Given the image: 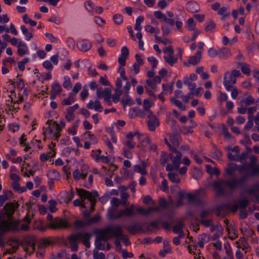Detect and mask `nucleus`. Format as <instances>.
Listing matches in <instances>:
<instances>
[{"label": "nucleus", "mask_w": 259, "mask_h": 259, "mask_svg": "<svg viewBox=\"0 0 259 259\" xmlns=\"http://www.w3.org/2000/svg\"><path fill=\"white\" fill-rule=\"evenodd\" d=\"M14 85L12 80L7 82L6 88L4 93L5 102L4 110L9 114L13 115L19 109V105L28 95V91L24 88V83L21 80H18Z\"/></svg>", "instance_id": "obj_1"}, {"label": "nucleus", "mask_w": 259, "mask_h": 259, "mask_svg": "<svg viewBox=\"0 0 259 259\" xmlns=\"http://www.w3.org/2000/svg\"><path fill=\"white\" fill-rule=\"evenodd\" d=\"M164 140L171 153L169 155L163 154L161 158V163L164 164L170 160L172 164H167L166 169L167 171H172L174 169H178L182 161V154L175 150V147L179 144V136L176 134L168 135L165 138Z\"/></svg>", "instance_id": "obj_2"}, {"label": "nucleus", "mask_w": 259, "mask_h": 259, "mask_svg": "<svg viewBox=\"0 0 259 259\" xmlns=\"http://www.w3.org/2000/svg\"><path fill=\"white\" fill-rule=\"evenodd\" d=\"M17 207V204L8 203L0 212V235L6 231L18 229L19 221L13 222L12 219V215Z\"/></svg>", "instance_id": "obj_3"}, {"label": "nucleus", "mask_w": 259, "mask_h": 259, "mask_svg": "<svg viewBox=\"0 0 259 259\" xmlns=\"http://www.w3.org/2000/svg\"><path fill=\"white\" fill-rule=\"evenodd\" d=\"M77 192L79 196L80 199H75L73 201L75 206H80L82 207H87L86 206V200L90 203V207L92 210L94 209L96 204V198L98 196L97 191L90 193L82 189H77Z\"/></svg>", "instance_id": "obj_4"}, {"label": "nucleus", "mask_w": 259, "mask_h": 259, "mask_svg": "<svg viewBox=\"0 0 259 259\" xmlns=\"http://www.w3.org/2000/svg\"><path fill=\"white\" fill-rule=\"evenodd\" d=\"M91 235L87 232H82L77 235H73L70 237L69 239V247L72 251H75L78 249V245L76 242L79 240L83 242L84 245L87 248L90 247V243L89 242Z\"/></svg>", "instance_id": "obj_5"}, {"label": "nucleus", "mask_w": 259, "mask_h": 259, "mask_svg": "<svg viewBox=\"0 0 259 259\" xmlns=\"http://www.w3.org/2000/svg\"><path fill=\"white\" fill-rule=\"evenodd\" d=\"M47 126L44 128V134L45 139L51 138L57 140L60 137L61 128L56 122L48 121Z\"/></svg>", "instance_id": "obj_6"}, {"label": "nucleus", "mask_w": 259, "mask_h": 259, "mask_svg": "<svg viewBox=\"0 0 259 259\" xmlns=\"http://www.w3.org/2000/svg\"><path fill=\"white\" fill-rule=\"evenodd\" d=\"M241 73L238 70H233L230 72H226L224 76L223 84L228 91H230L236 83V78L241 76Z\"/></svg>", "instance_id": "obj_7"}, {"label": "nucleus", "mask_w": 259, "mask_h": 259, "mask_svg": "<svg viewBox=\"0 0 259 259\" xmlns=\"http://www.w3.org/2000/svg\"><path fill=\"white\" fill-rule=\"evenodd\" d=\"M136 206L132 204L129 207H126L124 210L116 212L115 208L111 207L108 210V215L110 218H118L122 217H131L134 214Z\"/></svg>", "instance_id": "obj_8"}, {"label": "nucleus", "mask_w": 259, "mask_h": 259, "mask_svg": "<svg viewBox=\"0 0 259 259\" xmlns=\"http://www.w3.org/2000/svg\"><path fill=\"white\" fill-rule=\"evenodd\" d=\"M111 237V230L108 228L99 232L95 242L96 247L100 250H104L105 246L101 243L102 241H107Z\"/></svg>", "instance_id": "obj_9"}, {"label": "nucleus", "mask_w": 259, "mask_h": 259, "mask_svg": "<svg viewBox=\"0 0 259 259\" xmlns=\"http://www.w3.org/2000/svg\"><path fill=\"white\" fill-rule=\"evenodd\" d=\"M234 245L237 248V250L235 252V256L237 259H243V254L241 251L240 249L242 251L246 252L249 250L250 246L244 238L240 239L238 241L234 243Z\"/></svg>", "instance_id": "obj_10"}, {"label": "nucleus", "mask_w": 259, "mask_h": 259, "mask_svg": "<svg viewBox=\"0 0 259 259\" xmlns=\"http://www.w3.org/2000/svg\"><path fill=\"white\" fill-rule=\"evenodd\" d=\"M116 92H129L130 89L131 88V83L127 80L126 77H124V79L122 77H119L117 78L116 80Z\"/></svg>", "instance_id": "obj_11"}, {"label": "nucleus", "mask_w": 259, "mask_h": 259, "mask_svg": "<svg viewBox=\"0 0 259 259\" xmlns=\"http://www.w3.org/2000/svg\"><path fill=\"white\" fill-rule=\"evenodd\" d=\"M237 183L238 182L236 181L233 180L227 182L218 181L214 183L213 187L219 193H221L225 187H228L232 188L237 186Z\"/></svg>", "instance_id": "obj_12"}, {"label": "nucleus", "mask_w": 259, "mask_h": 259, "mask_svg": "<svg viewBox=\"0 0 259 259\" xmlns=\"http://www.w3.org/2000/svg\"><path fill=\"white\" fill-rule=\"evenodd\" d=\"M241 172H244L247 176H252L259 174V165L254 166L252 164L244 165L241 169Z\"/></svg>", "instance_id": "obj_13"}, {"label": "nucleus", "mask_w": 259, "mask_h": 259, "mask_svg": "<svg viewBox=\"0 0 259 259\" xmlns=\"http://www.w3.org/2000/svg\"><path fill=\"white\" fill-rule=\"evenodd\" d=\"M176 191L178 192V197L180 198V200L178 202V205H180L183 203V200L186 199L189 201H190L192 200L194 196L192 194L189 193H186L181 191L179 190V188L177 186H175L174 188H171V191Z\"/></svg>", "instance_id": "obj_14"}, {"label": "nucleus", "mask_w": 259, "mask_h": 259, "mask_svg": "<svg viewBox=\"0 0 259 259\" xmlns=\"http://www.w3.org/2000/svg\"><path fill=\"white\" fill-rule=\"evenodd\" d=\"M146 115L149 118L147 121L148 128L151 131H154L159 124L158 119L151 111H148Z\"/></svg>", "instance_id": "obj_15"}, {"label": "nucleus", "mask_w": 259, "mask_h": 259, "mask_svg": "<svg viewBox=\"0 0 259 259\" xmlns=\"http://www.w3.org/2000/svg\"><path fill=\"white\" fill-rule=\"evenodd\" d=\"M35 239L33 237L25 239L23 244L24 250L28 253L33 252L35 249Z\"/></svg>", "instance_id": "obj_16"}, {"label": "nucleus", "mask_w": 259, "mask_h": 259, "mask_svg": "<svg viewBox=\"0 0 259 259\" xmlns=\"http://www.w3.org/2000/svg\"><path fill=\"white\" fill-rule=\"evenodd\" d=\"M48 225L50 228H64L68 227V223L65 220L59 219L56 218L54 220H52L51 222L49 223Z\"/></svg>", "instance_id": "obj_17"}, {"label": "nucleus", "mask_w": 259, "mask_h": 259, "mask_svg": "<svg viewBox=\"0 0 259 259\" xmlns=\"http://www.w3.org/2000/svg\"><path fill=\"white\" fill-rule=\"evenodd\" d=\"M111 230V233H115L118 235V237H119L120 241L123 242L125 245H127L129 244L128 238L126 235L121 233V228L119 226H115L112 228H109Z\"/></svg>", "instance_id": "obj_18"}, {"label": "nucleus", "mask_w": 259, "mask_h": 259, "mask_svg": "<svg viewBox=\"0 0 259 259\" xmlns=\"http://www.w3.org/2000/svg\"><path fill=\"white\" fill-rule=\"evenodd\" d=\"M88 172V166L84 165L82 166L81 171L79 169H76L73 173V178L76 180L85 178Z\"/></svg>", "instance_id": "obj_19"}, {"label": "nucleus", "mask_w": 259, "mask_h": 259, "mask_svg": "<svg viewBox=\"0 0 259 259\" xmlns=\"http://www.w3.org/2000/svg\"><path fill=\"white\" fill-rule=\"evenodd\" d=\"M163 53L165 61L171 66L177 62V58L173 56V50H163Z\"/></svg>", "instance_id": "obj_20"}, {"label": "nucleus", "mask_w": 259, "mask_h": 259, "mask_svg": "<svg viewBox=\"0 0 259 259\" xmlns=\"http://www.w3.org/2000/svg\"><path fill=\"white\" fill-rule=\"evenodd\" d=\"M21 170L24 177H29L33 176L34 174V170L30 166V164L26 162V161H24L23 163L21 165Z\"/></svg>", "instance_id": "obj_21"}, {"label": "nucleus", "mask_w": 259, "mask_h": 259, "mask_svg": "<svg viewBox=\"0 0 259 259\" xmlns=\"http://www.w3.org/2000/svg\"><path fill=\"white\" fill-rule=\"evenodd\" d=\"M140 135V134L138 132L128 133L126 136V140L125 142V145L131 149L134 148L136 144L132 139L134 137H137V138L139 139Z\"/></svg>", "instance_id": "obj_22"}, {"label": "nucleus", "mask_w": 259, "mask_h": 259, "mask_svg": "<svg viewBox=\"0 0 259 259\" xmlns=\"http://www.w3.org/2000/svg\"><path fill=\"white\" fill-rule=\"evenodd\" d=\"M73 192L71 191L69 192H62L59 197L58 200L61 203H68L73 197Z\"/></svg>", "instance_id": "obj_23"}, {"label": "nucleus", "mask_w": 259, "mask_h": 259, "mask_svg": "<svg viewBox=\"0 0 259 259\" xmlns=\"http://www.w3.org/2000/svg\"><path fill=\"white\" fill-rule=\"evenodd\" d=\"M111 92L110 89L106 88L104 90L99 89L97 92V95L99 98H104L105 100L108 101L111 97Z\"/></svg>", "instance_id": "obj_24"}, {"label": "nucleus", "mask_w": 259, "mask_h": 259, "mask_svg": "<svg viewBox=\"0 0 259 259\" xmlns=\"http://www.w3.org/2000/svg\"><path fill=\"white\" fill-rule=\"evenodd\" d=\"M129 56L128 50H122L121 54L119 55L118 61L120 65L124 66L126 64V60Z\"/></svg>", "instance_id": "obj_25"}, {"label": "nucleus", "mask_w": 259, "mask_h": 259, "mask_svg": "<svg viewBox=\"0 0 259 259\" xmlns=\"http://www.w3.org/2000/svg\"><path fill=\"white\" fill-rule=\"evenodd\" d=\"M87 106L89 109H94L96 111L101 112L103 109L101 103L98 100H96L95 102L90 100L87 104Z\"/></svg>", "instance_id": "obj_26"}, {"label": "nucleus", "mask_w": 259, "mask_h": 259, "mask_svg": "<svg viewBox=\"0 0 259 259\" xmlns=\"http://www.w3.org/2000/svg\"><path fill=\"white\" fill-rule=\"evenodd\" d=\"M161 78L159 76H157L154 77L153 78L147 79L146 80V83L152 90L155 91L157 85L159 84Z\"/></svg>", "instance_id": "obj_27"}, {"label": "nucleus", "mask_w": 259, "mask_h": 259, "mask_svg": "<svg viewBox=\"0 0 259 259\" xmlns=\"http://www.w3.org/2000/svg\"><path fill=\"white\" fill-rule=\"evenodd\" d=\"M158 207L155 206L150 207L147 209H144L142 207H139L137 208L136 207L135 210H136L138 213L144 215H148L152 212L158 210Z\"/></svg>", "instance_id": "obj_28"}, {"label": "nucleus", "mask_w": 259, "mask_h": 259, "mask_svg": "<svg viewBox=\"0 0 259 259\" xmlns=\"http://www.w3.org/2000/svg\"><path fill=\"white\" fill-rule=\"evenodd\" d=\"M19 245V244L17 241L13 240L10 241L9 247H7L6 248L7 252H5L4 253H12L15 252Z\"/></svg>", "instance_id": "obj_29"}, {"label": "nucleus", "mask_w": 259, "mask_h": 259, "mask_svg": "<svg viewBox=\"0 0 259 259\" xmlns=\"http://www.w3.org/2000/svg\"><path fill=\"white\" fill-rule=\"evenodd\" d=\"M129 92H122V94L123 95V97L121 99V102L123 104L124 106L128 105L131 106L133 104V101L131 99V98L128 96Z\"/></svg>", "instance_id": "obj_30"}, {"label": "nucleus", "mask_w": 259, "mask_h": 259, "mask_svg": "<svg viewBox=\"0 0 259 259\" xmlns=\"http://www.w3.org/2000/svg\"><path fill=\"white\" fill-rule=\"evenodd\" d=\"M188 250L190 253L194 255V258H198L200 257V249L197 248V245L196 244L192 243L188 246Z\"/></svg>", "instance_id": "obj_31"}, {"label": "nucleus", "mask_w": 259, "mask_h": 259, "mask_svg": "<svg viewBox=\"0 0 259 259\" xmlns=\"http://www.w3.org/2000/svg\"><path fill=\"white\" fill-rule=\"evenodd\" d=\"M209 241V237L205 234H203L199 236L197 245L200 248H203L204 245Z\"/></svg>", "instance_id": "obj_32"}, {"label": "nucleus", "mask_w": 259, "mask_h": 259, "mask_svg": "<svg viewBox=\"0 0 259 259\" xmlns=\"http://www.w3.org/2000/svg\"><path fill=\"white\" fill-rule=\"evenodd\" d=\"M201 58V53L200 51H197L195 55L191 57L189 59V62L192 65H196L200 62Z\"/></svg>", "instance_id": "obj_33"}, {"label": "nucleus", "mask_w": 259, "mask_h": 259, "mask_svg": "<svg viewBox=\"0 0 259 259\" xmlns=\"http://www.w3.org/2000/svg\"><path fill=\"white\" fill-rule=\"evenodd\" d=\"M247 156L246 153H243L241 155L238 154H233L232 152H230L228 154V158L231 160H240L241 161L242 159H245Z\"/></svg>", "instance_id": "obj_34"}, {"label": "nucleus", "mask_w": 259, "mask_h": 259, "mask_svg": "<svg viewBox=\"0 0 259 259\" xmlns=\"http://www.w3.org/2000/svg\"><path fill=\"white\" fill-rule=\"evenodd\" d=\"M12 197V193L10 191H5L2 195H0V204L1 205Z\"/></svg>", "instance_id": "obj_35"}, {"label": "nucleus", "mask_w": 259, "mask_h": 259, "mask_svg": "<svg viewBox=\"0 0 259 259\" xmlns=\"http://www.w3.org/2000/svg\"><path fill=\"white\" fill-rule=\"evenodd\" d=\"M20 29L24 35H25L26 40H29L33 36L31 30H32L33 29H31L29 31L24 25H21Z\"/></svg>", "instance_id": "obj_36"}, {"label": "nucleus", "mask_w": 259, "mask_h": 259, "mask_svg": "<svg viewBox=\"0 0 259 259\" xmlns=\"http://www.w3.org/2000/svg\"><path fill=\"white\" fill-rule=\"evenodd\" d=\"M47 176L52 181L58 180L60 178L59 172L55 170H50L47 174Z\"/></svg>", "instance_id": "obj_37"}, {"label": "nucleus", "mask_w": 259, "mask_h": 259, "mask_svg": "<svg viewBox=\"0 0 259 259\" xmlns=\"http://www.w3.org/2000/svg\"><path fill=\"white\" fill-rule=\"evenodd\" d=\"M230 50H218V57L221 59H225L231 56Z\"/></svg>", "instance_id": "obj_38"}, {"label": "nucleus", "mask_w": 259, "mask_h": 259, "mask_svg": "<svg viewBox=\"0 0 259 259\" xmlns=\"http://www.w3.org/2000/svg\"><path fill=\"white\" fill-rule=\"evenodd\" d=\"M163 250L160 251L159 253L162 256H164L166 253H169L171 250V248L169 245L168 242L166 240L163 241Z\"/></svg>", "instance_id": "obj_39"}, {"label": "nucleus", "mask_w": 259, "mask_h": 259, "mask_svg": "<svg viewBox=\"0 0 259 259\" xmlns=\"http://www.w3.org/2000/svg\"><path fill=\"white\" fill-rule=\"evenodd\" d=\"M26 140L27 138L24 134L22 135L19 139L20 145L24 147L25 151H28L30 149V147L27 145Z\"/></svg>", "instance_id": "obj_40"}, {"label": "nucleus", "mask_w": 259, "mask_h": 259, "mask_svg": "<svg viewBox=\"0 0 259 259\" xmlns=\"http://www.w3.org/2000/svg\"><path fill=\"white\" fill-rule=\"evenodd\" d=\"M77 47L78 49L88 48L92 47L91 44L87 40H81L77 42Z\"/></svg>", "instance_id": "obj_41"}, {"label": "nucleus", "mask_w": 259, "mask_h": 259, "mask_svg": "<svg viewBox=\"0 0 259 259\" xmlns=\"http://www.w3.org/2000/svg\"><path fill=\"white\" fill-rule=\"evenodd\" d=\"M237 66L240 68L242 72L244 74H249L250 72V69L248 65L245 63H237Z\"/></svg>", "instance_id": "obj_42"}, {"label": "nucleus", "mask_w": 259, "mask_h": 259, "mask_svg": "<svg viewBox=\"0 0 259 259\" xmlns=\"http://www.w3.org/2000/svg\"><path fill=\"white\" fill-rule=\"evenodd\" d=\"M205 167L207 172L210 175H218L220 174V171L215 167H213L210 165L207 164Z\"/></svg>", "instance_id": "obj_43"}, {"label": "nucleus", "mask_w": 259, "mask_h": 259, "mask_svg": "<svg viewBox=\"0 0 259 259\" xmlns=\"http://www.w3.org/2000/svg\"><path fill=\"white\" fill-rule=\"evenodd\" d=\"M23 220L26 223L21 226V229L24 231L28 230L29 229L28 225L31 222V219L29 217V215L27 214Z\"/></svg>", "instance_id": "obj_44"}, {"label": "nucleus", "mask_w": 259, "mask_h": 259, "mask_svg": "<svg viewBox=\"0 0 259 259\" xmlns=\"http://www.w3.org/2000/svg\"><path fill=\"white\" fill-rule=\"evenodd\" d=\"M85 135L88 137V139L89 140V142L92 144H95L98 142V139L97 137L90 132H87Z\"/></svg>", "instance_id": "obj_45"}, {"label": "nucleus", "mask_w": 259, "mask_h": 259, "mask_svg": "<svg viewBox=\"0 0 259 259\" xmlns=\"http://www.w3.org/2000/svg\"><path fill=\"white\" fill-rule=\"evenodd\" d=\"M154 105L153 100H150L149 99H145L143 101V107L144 109L147 111V113L148 111H150L149 109Z\"/></svg>", "instance_id": "obj_46"}, {"label": "nucleus", "mask_w": 259, "mask_h": 259, "mask_svg": "<svg viewBox=\"0 0 259 259\" xmlns=\"http://www.w3.org/2000/svg\"><path fill=\"white\" fill-rule=\"evenodd\" d=\"M169 180L173 183H178L180 182L178 175L173 171H171L168 174Z\"/></svg>", "instance_id": "obj_47"}, {"label": "nucleus", "mask_w": 259, "mask_h": 259, "mask_svg": "<svg viewBox=\"0 0 259 259\" xmlns=\"http://www.w3.org/2000/svg\"><path fill=\"white\" fill-rule=\"evenodd\" d=\"M144 20V17L142 16H139L136 21V24L135 26V29L137 31H141L142 29V27L141 26V24Z\"/></svg>", "instance_id": "obj_48"}, {"label": "nucleus", "mask_w": 259, "mask_h": 259, "mask_svg": "<svg viewBox=\"0 0 259 259\" xmlns=\"http://www.w3.org/2000/svg\"><path fill=\"white\" fill-rule=\"evenodd\" d=\"M61 90H62L61 87L59 84H58L57 83L54 84L53 85L52 91L55 95L54 96L52 95L51 97V98L52 99H54L55 98V96L56 95L58 94L61 92Z\"/></svg>", "instance_id": "obj_49"}, {"label": "nucleus", "mask_w": 259, "mask_h": 259, "mask_svg": "<svg viewBox=\"0 0 259 259\" xmlns=\"http://www.w3.org/2000/svg\"><path fill=\"white\" fill-rule=\"evenodd\" d=\"M111 203L112 206L117 207L120 205H125L126 203L124 201H121L117 198L114 197L111 200Z\"/></svg>", "instance_id": "obj_50"}, {"label": "nucleus", "mask_w": 259, "mask_h": 259, "mask_svg": "<svg viewBox=\"0 0 259 259\" xmlns=\"http://www.w3.org/2000/svg\"><path fill=\"white\" fill-rule=\"evenodd\" d=\"M55 155L54 151H52L50 152L48 154L46 153H41L40 155V159L44 162L46 161L49 157H54Z\"/></svg>", "instance_id": "obj_51"}, {"label": "nucleus", "mask_w": 259, "mask_h": 259, "mask_svg": "<svg viewBox=\"0 0 259 259\" xmlns=\"http://www.w3.org/2000/svg\"><path fill=\"white\" fill-rule=\"evenodd\" d=\"M163 93L164 94H171L173 91L172 84H162Z\"/></svg>", "instance_id": "obj_52"}, {"label": "nucleus", "mask_w": 259, "mask_h": 259, "mask_svg": "<svg viewBox=\"0 0 259 259\" xmlns=\"http://www.w3.org/2000/svg\"><path fill=\"white\" fill-rule=\"evenodd\" d=\"M170 100L171 103L178 107L180 109L182 110H185L186 109V107L183 105L180 101L176 99L175 98H171Z\"/></svg>", "instance_id": "obj_53"}, {"label": "nucleus", "mask_w": 259, "mask_h": 259, "mask_svg": "<svg viewBox=\"0 0 259 259\" xmlns=\"http://www.w3.org/2000/svg\"><path fill=\"white\" fill-rule=\"evenodd\" d=\"M187 27L189 30L192 31L193 30L195 29V27L196 23H195L193 18H190L188 19L187 21Z\"/></svg>", "instance_id": "obj_54"}, {"label": "nucleus", "mask_w": 259, "mask_h": 259, "mask_svg": "<svg viewBox=\"0 0 259 259\" xmlns=\"http://www.w3.org/2000/svg\"><path fill=\"white\" fill-rule=\"evenodd\" d=\"M63 85L65 88L67 90H70L72 87L70 78L68 76H65L64 77Z\"/></svg>", "instance_id": "obj_55"}, {"label": "nucleus", "mask_w": 259, "mask_h": 259, "mask_svg": "<svg viewBox=\"0 0 259 259\" xmlns=\"http://www.w3.org/2000/svg\"><path fill=\"white\" fill-rule=\"evenodd\" d=\"M22 19L24 22L29 23L31 26H35L37 24L36 21L31 20L27 14L23 15Z\"/></svg>", "instance_id": "obj_56"}, {"label": "nucleus", "mask_w": 259, "mask_h": 259, "mask_svg": "<svg viewBox=\"0 0 259 259\" xmlns=\"http://www.w3.org/2000/svg\"><path fill=\"white\" fill-rule=\"evenodd\" d=\"M65 118L66 120L69 122L73 120L74 118V112L71 110H69V108H67Z\"/></svg>", "instance_id": "obj_57"}, {"label": "nucleus", "mask_w": 259, "mask_h": 259, "mask_svg": "<svg viewBox=\"0 0 259 259\" xmlns=\"http://www.w3.org/2000/svg\"><path fill=\"white\" fill-rule=\"evenodd\" d=\"M134 170L135 172L140 173L143 176L146 175L147 174V171L144 167H142V166L140 165H135L134 166Z\"/></svg>", "instance_id": "obj_58"}, {"label": "nucleus", "mask_w": 259, "mask_h": 259, "mask_svg": "<svg viewBox=\"0 0 259 259\" xmlns=\"http://www.w3.org/2000/svg\"><path fill=\"white\" fill-rule=\"evenodd\" d=\"M57 202L54 200H51L49 201V208L52 212H55L57 210L56 207Z\"/></svg>", "instance_id": "obj_59"}, {"label": "nucleus", "mask_w": 259, "mask_h": 259, "mask_svg": "<svg viewBox=\"0 0 259 259\" xmlns=\"http://www.w3.org/2000/svg\"><path fill=\"white\" fill-rule=\"evenodd\" d=\"M183 229V225L181 223H180L176 226H175L173 228V231L176 233H179L181 236H183L184 234H182V231Z\"/></svg>", "instance_id": "obj_60"}, {"label": "nucleus", "mask_w": 259, "mask_h": 259, "mask_svg": "<svg viewBox=\"0 0 259 259\" xmlns=\"http://www.w3.org/2000/svg\"><path fill=\"white\" fill-rule=\"evenodd\" d=\"M238 167L234 163H230L226 169V172L228 174H232Z\"/></svg>", "instance_id": "obj_61"}, {"label": "nucleus", "mask_w": 259, "mask_h": 259, "mask_svg": "<svg viewBox=\"0 0 259 259\" xmlns=\"http://www.w3.org/2000/svg\"><path fill=\"white\" fill-rule=\"evenodd\" d=\"M215 28V24L212 21L210 22L206 26L205 30L207 32H212Z\"/></svg>", "instance_id": "obj_62"}, {"label": "nucleus", "mask_w": 259, "mask_h": 259, "mask_svg": "<svg viewBox=\"0 0 259 259\" xmlns=\"http://www.w3.org/2000/svg\"><path fill=\"white\" fill-rule=\"evenodd\" d=\"M74 102V98L72 96H69L62 101V104L64 105H69L72 104Z\"/></svg>", "instance_id": "obj_63"}, {"label": "nucleus", "mask_w": 259, "mask_h": 259, "mask_svg": "<svg viewBox=\"0 0 259 259\" xmlns=\"http://www.w3.org/2000/svg\"><path fill=\"white\" fill-rule=\"evenodd\" d=\"M218 99L220 102H224L227 101L228 96L226 94L219 92L218 94Z\"/></svg>", "instance_id": "obj_64"}]
</instances>
